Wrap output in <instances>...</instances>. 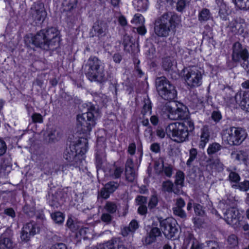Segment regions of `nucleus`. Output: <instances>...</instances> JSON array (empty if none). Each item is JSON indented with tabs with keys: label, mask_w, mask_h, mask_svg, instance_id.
I'll return each instance as SVG.
<instances>
[{
	"label": "nucleus",
	"mask_w": 249,
	"mask_h": 249,
	"mask_svg": "<svg viewBox=\"0 0 249 249\" xmlns=\"http://www.w3.org/2000/svg\"><path fill=\"white\" fill-rule=\"evenodd\" d=\"M164 69L169 72H176L177 63H163Z\"/></svg>",
	"instance_id": "42"
},
{
	"label": "nucleus",
	"mask_w": 249,
	"mask_h": 249,
	"mask_svg": "<svg viewBox=\"0 0 249 249\" xmlns=\"http://www.w3.org/2000/svg\"><path fill=\"white\" fill-rule=\"evenodd\" d=\"M81 148L80 144H71L68 148H67L64 152V158L69 162L75 160L79 159L81 153L83 154L86 151V150H81L78 151V149Z\"/></svg>",
	"instance_id": "12"
},
{
	"label": "nucleus",
	"mask_w": 249,
	"mask_h": 249,
	"mask_svg": "<svg viewBox=\"0 0 249 249\" xmlns=\"http://www.w3.org/2000/svg\"><path fill=\"white\" fill-rule=\"evenodd\" d=\"M210 133L208 128L207 127H204L201 130L200 135V141L199 147L204 148L209 140Z\"/></svg>",
	"instance_id": "21"
},
{
	"label": "nucleus",
	"mask_w": 249,
	"mask_h": 249,
	"mask_svg": "<svg viewBox=\"0 0 249 249\" xmlns=\"http://www.w3.org/2000/svg\"><path fill=\"white\" fill-rule=\"evenodd\" d=\"M152 106L151 102L149 99H146L144 101V105L142 110V112L143 114H146L147 113H151Z\"/></svg>",
	"instance_id": "41"
},
{
	"label": "nucleus",
	"mask_w": 249,
	"mask_h": 249,
	"mask_svg": "<svg viewBox=\"0 0 249 249\" xmlns=\"http://www.w3.org/2000/svg\"><path fill=\"white\" fill-rule=\"evenodd\" d=\"M188 4L189 2L186 0H178L176 4V10L178 12H182Z\"/></svg>",
	"instance_id": "40"
},
{
	"label": "nucleus",
	"mask_w": 249,
	"mask_h": 249,
	"mask_svg": "<svg viewBox=\"0 0 249 249\" xmlns=\"http://www.w3.org/2000/svg\"><path fill=\"white\" fill-rule=\"evenodd\" d=\"M118 185V183L112 181L106 184L104 188L105 189H107L108 192L111 194L116 190Z\"/></svg>",
	"instance_id": "38"
},
{
	"label": "nucleus",
	"mask_w": 249,
	"mask_h": 249,
	"mask_svg": "<svg viewBox=\"0 0 249 249\" xmlns=\"http://www.w3.org/2000/svg\"><path fill=\"white\" fill-rule=\"evenodd\" d=\"M246 136V133L242 128L231 127L224 131L222 138L224 142L231 145H239Z\"/></svg>",
	"instance_id": "7"
},
{
	"label": "nucleus",
	"mask_w": 249,
	"mask_h": 249,
	"mask_svg": "<svg viewBox=\"0 0 249 249\" xmlns=\"http://www.w3.org/2000/svg\"><path fill=\"white\" fill-rule=\"evenodd\" d=\"M148 0H134L133 5L134 8L139 11H145L148 7Z\"/></svg>",
	"instance_id": "25"
},
{
	"label": "nucleus",
	"mask_w": 249,
	"mask_h": 249,
	"mask_svg": "<svg viewBox=\"0 0 249 249\" xmlns=\"http://www.w3.org/2000/svg\"><path fill=\"white\" fill-rule=\"evenodd\" d=\"M110 194H111L108 192L107 190V189H105L104 188L101 190L100 193V196L105 199L108 198Z\"/></svg>",
	"instance_id": "56"
},
{
	"label": "nucleus",
	"mask_w": 249,
	"mask_h": 249,
	"mask_svg": "<svg viewBox=\"0 0 249 249\" xmlns=\"http://www.w3.org/2000/svg\"><path fill=\"white\" fill-rule=\"evenodd\" d=\"M222 148V146L217 142H213L210 144L207 148V153L208 155H213L220 151Z\"/></svg>",
	"instance_id": "30"
},
{
	"label": "nucleus",
	"mask_w": 249,
	"mask_h": 249,
	"mask_svg": "<svg viewBox=\"0 0 249 249\" xmlns=\"http://www.w3.org/2000/svg\"><path fill=\"white\" fill-rule=\"evenodd\" d=\"M239 214L238 210L231 208L224 213V219L227 224L236 228L240 225Z\"/></svg>",
	"instance_id": "13"
},
{
	"label": "nucleus",
	"mask_w": 249,
	"mask_h": 249,
	"mask_svg": "<svg viewBox=\"0 0 249 249\" xmlns=\"http://www.w3.org/2000/svg\"><path fill=\"white\" fill-rule=\"evenodd\" d=\"M178 18V16L172 12L164 13L155 20V33L160 37L168 36L171 30L175 27V23Z\"/></svg>",
	"instance_id": "3"
},
{
	"label": "nucleus",
	"mask_w": 249,
	"mask_h": 249,
	"mask_svg": "<svg viewBox=\"0 0 249 249\" xmlns=\"http://www.w3.org/2000/svg\"><path fill=\"white\" fill-rule=\"evenodd\" d=\"M10 233V231H6L0 237V249H10L13 247V242L7 237Z\"/></svg>",
	"instance_id": "17"
},
{
	"label": "nucleus",
	"mask_w": 249,
	"mask_h": 249,
	"mask_svg": "<svg viewBox=\"0 0 249 249\" xmlns=\"http://www.w3.org/2000/svg\"><path fill=\"white\" fill-rule=\"evenodd\" d=\"M50 249H67V247L65 244L60 243L53 245Z\"/></svg>",
	"instance_id": "54"
},
{
	"label": "nucleus",
	"mask_w": 249,
	"mask_h": 249,
	"mask_svg": "<svg viewBox=\"0 0 249 249\" xmlns=\"http://www.w3.org/2000/svg\"><path fill=\"white\" fill-rule=\"evenodd\" d=\"M107 242H111L112 243V246H111L110 249H132L130 245H125L116 239H112Z\"/></svg>",
	"instance_id": "26"
},
{
	"label": "nucleus",
	"mask_w": 249,
	"mask_h": 249,
	"mask_svg": "<svg viewBox=\"0 0 249 249\" xmlns=\"http://www.w3.org/2000/svg\"><path fill=\"white\" fill-rule=\"evenodd\" d=\"M136 151V145L134 143H130L128 148V152L131 155H134Z\"/></svg>",
	"instance_id": "63"
},
{
	"label": "nucleus",
	"mask_w": 249,
	"mask_h": 249,
	"mask_svg": "<svg viewBox=\"0 0 249 249\" xmlns=\"http://www.w3.org/2000/svg\"><path fill=\"white\" fill-rule=\"evenodd\" d=\"M232 59L235 62L243 60L247 61L249 57V53L246 49H243L239 42L234 43L232 46Z\"/></svg>",
	"instance_id": "11"
},
{
	"label": "nucleus",
	"mask_w": 249,
	"mask_h": 249,
	"mask_svg": "<svg viewBox=\"0 0 249 249\" xmlns=\"http://www.w3.org/2000/svg\"><path fill=\"white\" fill-rule=\"evenodd\" d=\"M163 161L162 159H160L155 162V170L157 173H160L163 171L164 168Z\"/></svg>",
	"instance_id": "39"
},
{
	"label": "nucleus",
	"mask_w": 249,
	"mask_h": 249,
	"mask_svg": "<svg viewBox=\"0 0 249 249\" xmlns=\"http://www.w3.org/2000/svg\"><path fill=\"white\" fill-rule=\"evenodd\" d=\"M48 136L52 141H57L60 137V133L56 129H53L49 132Z\"/></svg>",
	"instance_id": "35"
},
{
	"label": "nucleus",
	"mask_w": 249,
	"mask_h": 249,
	"mask_svg": "<svg viewBox=\"0 0 249 249\" xmlns=\"http://www.w3.org/2000/svg\"><path fill=\"white\" fill-rule=\"evenodd\" d=\"M32 120L34 123H42L43 122L42 116L38 113H34L32 115Z\"/></svg>",
	"instance_id": "45"
},
{
	"label": "nucleus",
	"mask_w": 249,
	"mask_h": 249,
	"mask_svg": "<svg viewBox=\"0 0 249 249\" xmlns=\"http://www.w3.org/2000/svg\"><path fill=\"white\" fill-rule=\"evenodd\" d=\"M161 234L160 230L156 227L152 228L151 231L148 233V235L146 237L145 239V243L146 244H150L155 242L156 240V238Z\"/></svg>",
	"instance_id": "19"
},
{
	"label": "nucleus",
	"mask_w": 249,
	"mask_h": 249,
	"mask_svg": "<svg viewBox=\"0 0 249 249\" xmlns=\"http://www.w3.org/2000/svg\"><path fill=\"white\" fill-rule=\"evenodd\" d=\"M229 180L231 185L233 184H237L240 180V177L239 174L234 171H231L228 176Z\"/></svg>",
	"instance_id": "31"
},
{
	"label": "nucleus",
	"mask_w": 249,
	"mask_h": 249,
	"mask_svg": "<svg viewBox=\"0 0 249 249\" xmlns=\"http://www.w3.org/2000/svg\"><path fill=\"white\" fill-rule=\"evenodd\" d=\"M190 130L194 128V124L191 121L187 120L183 122H176L170 124L166 128V133L174 141L177 142H184L188 137V128Z\"/></svg>",
	"instance_id": "2"
},
{
	"label": "nucleus",
	"mask_w": 249,
	"mask_h": 249,
	"mask_svg": "<svg viewBox=\"0 0 249 249\" xmlns=\"http://www.w3.org/2000/svg\"><path fill=\"white\" fill-rule=\"evenodd\" d=\"M232 158L240 163H245L248 158V153L244 151H239L236 152L232 153Z\"/></svg>",
	"instance_id": "23"
},
{
	"label": "nucleus",
	"mask_w": 249,
	"mask_h": 249,
	"mask_svg": "<svg viewBox=\"0 0 249 249\" xmlns=\"http://www.w3.org/2000/svg\"><path fill=\"white\" fill-rule=\"evenodd\" d=\"M173 183L170 181H166L163 183L162 187L165 191L171 192L173 191Z\"/></svg>",
	"instance_id": "46"
},
{
	"label": "nucleus",
	"mask_w": 249,
	"mask_h": 249,
	"mask_svg": "<svg viewBox=\"0 0 249 249\" xmlns=\"http://www.w3.org/2000/svg\"><path fill=\"white\" fill-rule=\"evenodd\" d=\"M138 212L141 214H144L147 212V207L144 205H140Z\"/></svg>",
	"instance_id": "64"
},
{
	"label": "nucleus",
	"mask_w": 249,
	"mask_h": 249,
	"mask_svg": "<svg viewBox=\"0 0 249 249\" xmlns=\"http://www.w3.org/2000/svg\"><path fill=\"white\" fill-rule=\"evenodd\" d=\"M218 7L219 16L223 20H226L228 15V10L226 4L223 2V0H215Z\"/></svg>",
	"instance_id": "18"
},
{
	"label": "nucleus",
	"mask_w": 249,
	"mask_h": 249,
	"mask_svg": "<svg viewBox=\"0 0 249 249\" xmlns=\"http://www.w3.org/2000/svg\"><path fill=\"white\" fill-rule=\"evenodd\" d=\"M104 208L107 212L110 213H114L116 211L117 206L115 203L108 201L107 202Z\"/></svg>",
	"instance_id": "37"
},
{
	"label": "nucleus",
	"mask_w": 249,
	"mask_h": 249,
	"mask_svg": "<svg viewBox=\"0 0 249 249\" xmlns=\"http://www.w3.org/2000/svg\"><path fill=\"white\" fill-rule=\"evenodd\" d=\"M231 187L235 189H239L241 191L247 192L249 190V181L245 180L243 182H238L237 184H232Z\"/></svg>",
	"instance_id": "27"
},
{
	"label": "nucleus",
	"mask_w": 249,
	"mask_h": 249,
	"mask_svg": "<svg viewBox=\"0 0 249 249\" xmlns=\"http://www.w3.org/2000/svg\"><path fill=\"white\" fill-rule=\"evenodd\" d=\"M158 202V199L156 196H152L149 200L148 203V207L150 209H152L155 207Z\"/></svg>",
	"instance_id": "48"
},
{
	"label": "nucleus",
	"mask_w": 249,
	"mask_h": 249,
	"mask_svg": "<svg viewBox=\"0 0 249 249\" xmlns=\"http://www.w3.org/2000/svg\"><path fill=\"white\" fill-rule=\"evenodd\" d=\"M184 181V174L181 171L177 172L175 177V184L182 187Z\"/></svg>",
	"instance_id": "32"
},
{
	"label": "nucleus",
	"mask_w": 249,
	"mask_h": 249,
	"mask_svg": "<svg viewBox=\"0 0 249 249\" xmlns=\"http://www.w3.org/2000/svg\"><path fill=\"white\" fill-rule=\"evenodd\" d=\"M123 44L124 50L128 52H133L135 51V44L133 42L131 37L125 35L124 36Z\"/></svg>",
	"instance_id": "22"
},
{
	"label": "nucleus",
	"mask_w": 249,
	"mask_h": 249,
	"mask_svg": "<svg viewBox=\"0 0 249 249\" xmlns=\"http://www.w3.org/2000/svg\"><path fill=\"white\" fill-rule=\"evenodd\" d=\"M212 118L215 122H218L221 119V115L219 111H214L212 114Z\"/></svg>",
	"instance_id": "53"
},
{
	"label": "nucleus",
	"mask_w": 249,
	"mask_h": 249,
	"mask_svg": "<svg viewBox=\"0 0 249 249\" xmlns=\"http://www.w3.org/2000/svg\"><path fill=\"white\" fill-rule=\"evenodd\" d=\"M25 41L26 43L31 41L33 45L42 49L53 51L59 46V32L53 27L41 30L32 38L27 37Z\"/></svg>",
	"instance_id": "1"
},
{
	"label": "nucleus",
	"mask_w": 249,
	"mask_h": 249,
	"mask_svg": "<svg viewBox=\"0 0 249 249\" xmlns=\"http://www.w3.org/2000/svg\"><path fill=\"white\" fill-rule=\"evenodd\" d=\"M197 150L196 148H192L189 151V158L187 160L186 164L190 166L193 161L196 158Z\"/></svg>",
	"instance_id": "33"
},
{
	"label": "nucleus",
	"mask_w": 249,
	"mask_h": 249,
	"mask_svg": "<svg viewBox=\"0 0 249 249\" xmlns=\"http://www.w3.org/2000/svg\"><path fill=\"white\" fill-rule=\"evenodd\" d=\"M101 219L102 221L106 223H109L111 221L112 218L110 214L104 213L102 214Z\"/></svg>",
	"instance_id": "50"
},
{
	"label": "nucleus",
	"mask_w": 249,
	"mask_h": 249,
	"mask_svg": "<svg viewBox=\"0 0 249 249\" xmlns=\"http://www.w3.org/2000/svg\"><path fill=\"white\" fill-rule=\"evenodd\" d=\"M4 213L12 218L15 216V213L12 208H7L4 210Z\"/></svg>",
	"instance_id": "62"
},
{
	"label": "nucleus",
	"mask_w": 249,
	"mask_h": 249,
	"mask_svg": "<svg viewBox=\"0 0 249 249\" xmlns=\"http://www.w3.org/2000/svg\"><path fill=\"white\" fill-rule=\"evenodd\" d=\"M211 164L213 168L218 171H220L223 169V164L218 159L213 160Z\"/></svg>",
	"instance_id": "44"
},
{
	"label": "nucleus",
	"mask_w": 249,
	"mask_h": 249,
	"mask_svg": "<svg viewBox=\"0 0 249 249\" xmlns=\"http://www.w3.org/2000/svg\"><path fill=\"white\" fill-rule=\"evenodd\" d=\"M184 79L187 86L190 88H195L202 84L204 71L201 68L191 67L184 69Z\"/></svg>",
	"instance_id": "5"
},
{
	"label": "nucleus",
	"mask_w": 249,
	"mask_h": 249,
	"mask_svg": "<svg viewBox=\"0 0 249 249\" xmlns=\"http://www.w3.org/2000/svg\"><path fill=\"white\" fill-rule=\"evenodd\" d=\"M88 68L87 76L90 81L103 83L107 80L103 67L98 63H89L86 65Z\"/></svg>",
	"instance_id": "9"
},
{
	"label": "nucleus",
	"mask_w": 249,
	"mask_h": 249,
	"mask_svg": "<svg viewBox=\"0 0 249 249\" xmlns=\"http://www.w3.org/2000/svg\"><path fill=\"white\" fill-rule=\"evenodd\" d=\"M99 115V112L94 109H91L86 113L77 115L78 125L85 132H90L95 124V119Z\"/></svg>",
	"instance_id": "8"
},
{
	"label": "nucleus",
	"mask_w": 249,
	"mask_h": 249,
	"mask_svg": "<svg viewBox=\"0 0 249 249\" xmlns=\"http://www.w3.org/2000/svg\"><path fill=\"white\" fill-rule=\"evenodd\" d=\"M6 149L7 147L5 142L0 139V156L5 153Z\"/></svg>",
	"instance_id": "52"
},
{
	"label": "nucleus",
	"mask_w": 249,
	"mask_h": 249,
	"mask_svg": "<svg viewBox=\"0 0 249 249\" xmlns=\"http://www.w3.org/2000/svg\"><path fill=\"white\" fill-rule=\"evenodd\" d=\"M125 175L126 179L130 182L133 181L136 178V173L132 167V161L131 160L127 163L125 169Z\"/></svg>",
	"instance_id": "20"
},
{
	"label": "nucleus",
	"mask_w": 249,
	"mask_h": 249,
	"mask_svg": "<svg viewBox=\"0 0 249 249\" xmlns=\"http://www.w3.org/2000/svg\"><path fill=\"white\" fill-rule=\"evenodd\" d=\"M95 35L101 38L105 36L108 32V25L107 22L103 21L96 22L93 26Z\"/></svg>",
	"instance_id": "16"
},
{
	"label": "nucleus",
	"mask_w": 249,
	"mask_h": 249,
	"mask_svg": "<svg viewBox=\"0 0 249 249\" xmlns=\"http://www.w3.org/2000/svg\"><path fill=\"white\" fill-rule=\"evenodd\" d=\"M156 88L159 95L166 100H172L177 95L175 87L165 77L157 78L156 81Z\"/></svg>",
	"instance_id": "6"
},
{
	"label": "nucleus",
	"mask_w": 249,
	"mask_h": 249,
	"mask_svg": "<svg viewBox=\"0 0 249 249\" xmlns=\"http://www.w3.org/2000/svg\"><path fill=\"white\" fill-rule=\"evenodd\" d=\"M162 112L172 120H184L188 116L187 108L182 104L174 101L166 102L161 107Z\"/></svg>",
	"instance_id": "4"
},
{
	"label": "nucleus",
	"mask_w": 249,
	"mask_h": 249,
	"mask_svg": "<svg viewBox=\"0 0 249 249\" xmlns=\"http://www.w3.org/2000/svg\"><path fill=\"white\" fill-rule=\"evenodd\" d=\"M227 242L230 248H235L238 245V238L234 234H231L229 236Z\"/></svg>",
	"instance_id": "34"
},
{
	"label": "nucleus",
	"mask_w": 249,
	"mask_h": 249,
	"mask_svg": "<svg viewBox=\"0 0 249 249\" xmlns=\"http://www.w3.org/2000/svg\"><path fill=\"white\" fill-rule=\"evenodd\" d=\"M204 245L199 243L198 241H194L190 249H202Z\"/></svg>",
	"instance_id": "55"
},
{
	"label": "nucleus",
	"mask_w": 249,
	"mask_h": 249,
	"mask_svg": "<svg viewBox=\"0 0 249 249\" xmlns=\"http://www.w3.org/2000/svg\"><path fill=\"white\" fill-rule=\"evenodd\" d=\"M144 21L145 20L141 14H135L133 18L131 20V22L132 23L141 25L144 24Z\"/></svg>",
	"instance_id": "43"
},
{
	"label": "nucleus",
	"mask_w": 249,
	"mask_h": 249,
	"mask_svg": "<svg viewBox=\"0 0 249 249\" xmlns=\"http://www.w3.org/2000/svg\"><path fill=\"white\" fill-rule=\"evenodd\" d=\"M150 149L155 153H158L160 150V146L158 143H154L151 145Z\"/></svg>",
	"instance_id": "61"
},
{
	"label": "nucleus",
	"mask_w": 249,
	"mask_h": 249,
	"mask_svg": "<svg viewBox=\"0 0 249 249\" xmlns=\"http://www.w3.org/2000/svg\"><path fill=\"white\" fill-rule=\"evenodd\" d=\"M167 177H171L172 175V167L170 165L165 166L163 169V171Z\"/></svg>",
	"instance_id": "57"
},
{
	"label": "nucleus",
	"mask_w": 249,
	"mask_h": 249,
	"mask_svg": "<svg viewBox=\"0 0 249 249\" xmlns=\"http://www.w3.org/2000/svg\"><path fill=\"white\" fill-rule=\"evenodd\" d=\"M30 15L32 19L37 23L43 21L47 13L42 4H37L34 5L31 7Z\"/></svg>",
	"instance_id": "15"
},
{
	"label": "nucleus",
	"mask_w": 249,
	"mask_h": 249,
	"mask_svg": "<svg viewBox=\"0 0 249 249\" xmlns=\"http://www.w3.org/2000/svg\"><path fill=\"white\" fill-rule=\"evenodd\" d=\"M139 228L138 223L135 220H132L128 227H124L122 231V234L125 236L129 232H133Z\"/></svg>",
	"instance_id": "24"
},
{
	"label": "nucleus",
	"mask_w": 249,
	"mask_h": 249,
	"mask_svg": "<svg viewBox=\"0 0 249 249\" xmlns=\"http://www.w3.org/2000/svg\"><path fill=\"white\" fill-rule=\"evenodd\" d=\"M241 104L242 106L244 107L245 109L247 111H249V95L245 96L241 102Z\"/></svg>",
	"instance_id": "49"
},
{
	"label": "nucleus",
	"mask_w": 249,
	"mask_h": 249,
	"mask_svg": "<svg viewBox=\"0 0 249 249\" xmlns=\"http://www.w3.org/2000/svg\"><path fill=\"white\" fill-rule=\"evenodd\" d=\"M194 211L196 214L198 215H203L204 213L202 206L199 204H196L194 206Z\"/></svg>",
	"instance_id": "51"
},
{
	"label": "nucleus",
	"mask_w": 249,
	"mask_h": 249,
	"mask_svg": "<svg viewBox=\"0 0 249 249\" xmlns=\"http://www.w3.org/2000/svg\"><path fill=\"white\" fill-rule=\"evenodd\" d=\"M136 29L138 34L141 35H144L146 33V29L143 24L141 25Z\"/></svg>",
	"instance_id": "59"
},
{
	"label": "nucleus",
	"mask_w": 249,
	"mask_h": 249,
	"mask_svg": "<svg viewBox=\"0 0 249 249\" xmlns=\"http://www.w3.org/2000/svg\"><path fill=\"white\" fill-rule=\"evenodd\" d=\"M229 27L231 31L234 34L242 32L243 31L241 23L236 20L231 21L229 24Z\"/></svg>",
	"instance_id": "28"
},
{
	"label": "nucleus",
	"mask_w": 249,
	"mask_h": 249,
	"mask_svg": "<svg viewBox=\"0 0 249 249\" xmlns=\"http://www.w3.org/2000/svg\"><path fill=\"white\" fill-rule=\"evenodd\" d=\"M52 219L56 223H61L64 221V217L62 213L57 212L51 214Z\"/></svg>",
	"instance_id": "36"
},
{
	"label": "nucleus",
	"mask_w": 249,
	"mask_h": 249,
	"mask_svg": "<svg viewBox=\"0 0 249 249\" xmlns=\"http://www.w3.org/2000/svg\"><path fill=\"white\" fill-rule=\"evenodd\" d=\"M136 200L138 205H144L146 202V198L143 196H138Z\"/></svg>",
	"instance_id": "60"
},
{
	"label": "nucleus",
	"mask_w": 249,
	"mask_h": 249,
	"mask_svg": "<svg viewBox=\"0 0 249 249\" xmlns=\"http://www.w3.org/2000/svg\"><path fill=\"white\" fill-rule=\"evenodd\" d=\"M38 231V228L34 222L26 224L21 231L20 238L22 241H28Z\"/></svg>",
	"instance_id": "14"
},
{
	"label": "nucleus",
	"mask_w": 249,
	"mask_h": 249,
	"mask_svg": "<svg viewBox=\"0 0 249 249\" xmlns=\"http://www.w3.org/2000/svg\"><path fill=\"white\" fill-rule=\"evenodd\" d=\"M174 213L181 218H185L186 216L185 212L179 207H175L173 208Z\"/></svg>",
	"instance_id": "47"
},
{
	"label": "nucleus",
	"mask_w": 249,
	"mask_h": 249,
	"mask_svg": "<svg viewBox=\"0 0 249 249\" xmlns=\"http://www.w3.org/2000/svg\"><path fill=\"white\" fill-rule=\"evenodd\" d=\"M123 172V168L121 167H117L114 172L113 176L115 178H119Z\"/></svg>",
	"instance_id": "58"
},
{
	"label": "nucleus",
	"mask_w": 249,
	"mask_h": 249,
	"mask_svg": "<svg viewBox=\"0 0 249 249\" xmlns=\"http://www.w3.org/2000/svg\"><path fill=\"white\" fill-rule=\"evenodd\" d=\"M160 227L167 238L172 239L177 236L178 229L175 219L171 218L164 219L160 222Z\"/></svg>",
	"instance_id": "10"
},
{
	"label": "nucleus",
	"mask_w": 249,
	"mask_h": 249,
	"mask_svg": "<svg viewBox=\"0 0 249 249\" xmlns=\"http://www.w3.org/2000/svg\"><path fill=\"white\" fill-rule=\"evenodd\" d=\"M211 16L210 10L207 8H203L199 13L198 20L201 22L206 21L210 18Z\"/></svg>",
	"instance_id": "29"
}]
</instances>
